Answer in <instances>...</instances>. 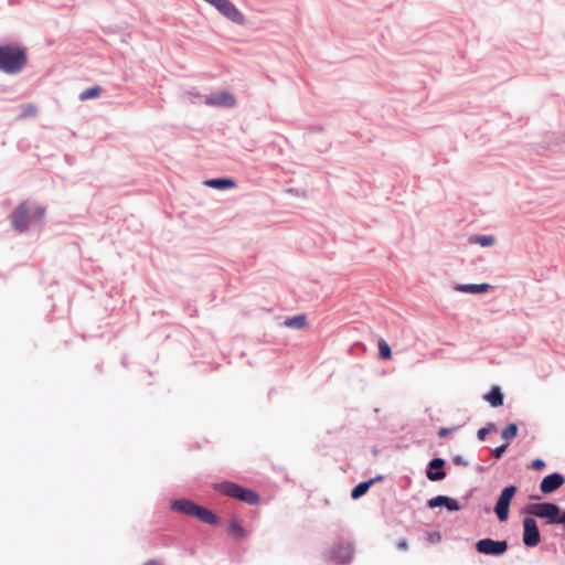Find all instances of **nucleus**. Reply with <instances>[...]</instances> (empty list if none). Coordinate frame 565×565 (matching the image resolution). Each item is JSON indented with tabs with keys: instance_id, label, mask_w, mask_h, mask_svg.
<instances>
[{
	"instance_id": "23",
	"label": "nucleus",
	"mask_w": 565,
	"mask_h": 565,
	"mask_svg": "<svg viewBox=\"0 0 565 565\" xmlns=\"http://www.w3.org/2000/svg\"><path fill=\"white\" fill-rule=\"evenodd\" d=\"M475 243H478L479 245L487 247L494 244L495 238L492 235H479L471 239Z\"/></svg>"
},
{
	"instance_id": "11",
	"label": "nucleus",
	"mask_w": 565,
	"mask_h": 565,
	"mask_svg": "<svg viewBox=\"0 0 565 565\" xmlns=\"http://www.w3.org/2000/svg\"><path fill=\"white\" fill-rule=\"evenodd\" d=\"M427 504L430 509H435V508L444 505L449 511L460 510V505L456 499L445 497V495L435 497V498L428 500Z\"/></svg>"
},
{
	"instance_id": "31",
	"label": "nucleus",
	"mask_w": 565,
	"mask_h": 565,
	"mask_svg": "<svg viewBox=\"0 0 565 565\" xmlns=\"http://www.w3.org/2000/svg\"><path fill=\"white\" fill-rule=\"evenodd\" d=\"M35 214H36V217H38L39 220H41V218L44 216V209H42V207H36V209H35Z\"/></svg>"
},
{
	"instance_id": "30",
	"label": "nucleus",
	"mask_w": 565,
	"mask_h": 565,
	"mask_svg": "<svg viewBox=\"0 0 565 565\" xmlns=\"http://www.w3.org/2000/svg\"><path fill=\"white\" fill-rule=\"evenodd\" d=\"M555 523H562V524H565V512L561 513L559 512V515L555 519L554 521Z\"/></svg>"
},
{
	"instance_id": "17",
	"label": "nucleus",
	"mask_w": 565,
	"mask_h": 565,
	"mask_svg": "<svg viewBox=\"0 0 565 565\" xmlns=\"http://www.w3.org/2000/svg\"><path fill=\"white\" fill-rule=\"evenodd\" d=\"M228 533L235 540H241V539L246 536V531L244 530V527L237 521H232L230 523V525H228Z\"/></svg>"
},
{
	"instance_id": "9",
	"label": "nucleus",
	"mask_w": 565,
	"mask_h": 565,
	"mask_svg": "<svg viewBox=\"0 0 565 565\" xmlns=\"http://www.w3.org/2000/svg\"><path fill=\"white\" fill-rule=\"evenodd\" d=\"M564 481L565 479L561 473L554 472L543 478L540 484V490L544 494L552 493L561 488Z\"/></svg>"
},
{
	"instance_id": "4",
	"label": "nucleus",
	"mask_w": 565,
	"mask_h": 565,
	"mask_svg": "<svg viewBox=\"0 0 565 565\" xmlns=\"http://www.w3.org/2000/svg\"><path fill=\"white\" fill-rule=\"evenodd\" d=\"M527 512L534 516L548 519L551 522H554L559 515L561 510L554 503L544 502L529 505Z\"/></svg>"
},
{
	"instance_id": "15",
	"label": "nucleus",
	"mask_w": 565,
	"mask_h": 565,
	"mask_svg": "<svg viewBox=\"0 0 565 565\" xmlns=\"http://www.w3.org/2000/svg\"><path fill=\"white\" fill-rule=\"evenodd\" d=\"M205 184L213 189L223 190L226 188H234L235 181L227 178H220V179H211L205 181Z\"/></svg>"
},
{
	"instance_id": "26",
	"label": "nucleus",
	"mask_w": 565,
	"mask_h": 565,
	"mask_svg": "<svg viewBox=\"0 0 565 565\" xmlns=\"http://www.w3.org/2000/svg\"><path fill=\"white\" fill-rule=\"evenodd\" d=\"M531 467L534 470H542L545 467V462L542 459L537 458L532 461Z\"/></svg>"
},
{
	"instance_id": "5",
	"label": "nucleus",
	"mask_w": 565,
	"mask_h": 565,
	"mask_svg": "<svg viewBox=\"0 0 565 565\" xmlns=\"http://www.w3.org/2000/svg\"><path fill=\"white\" fill-rule=\"evenodd\" d=\"M476 550L484 555H502L508 550V542L482 539L477 542Z\"/></svg>"
},
{
	"instance_id": "6",
	"label": "nucleus",
	"mask_w": 565,
	"mask_h": 565,
	"mask_svg": "<svg viewBox=\"0 0 565 565\" xmlns=\"http://www.w3.org/2000/svg\"><path fill=\"white\" fill-rule=\"evenodd\" d=\"M540 541L541 535L536 521L533 518H525L523 520V543L529 547H534Z\"/></svg>"
},
{
	"instance_id": "32",
	"label": "nucleus",
	"mask_w": 565,
	"mask_h": 565,
	"mask_svg": "<svg viewBox=\"0 0 565 565\" xmlns=\"http://www.w3.org/2000/svg\"><path fill=\"white\" fill-rule=\"evenodd\" d=\"M143 565H163V564L157 559H150V561H147Z\"/></svg>"
},
{
	"instance_id": "12",
	"label": "nucleus",
	"mask_w": 565,
	"mask_h": 565,
	"mask_svg": "<svg viewBox=\"0 0 565 565\" xmlns=\"http://www.w3.org/2000/svg\"><path fill=\"white\" fill-rule=\"evenodd\" d=\"M192 516H195L196 519L206 524H215L217 522V518L212 511L198 504L193 510Z\"/></svg>"
},
{
	"instance_id": "14",
	"label": "nucleus",
	"mask_w": 565,
	"mask_h": 565,
	"mask_svg": "<svg viewBox=\"0 0 565 565\" xmlns=\"http://www.w3.org/2000/svg\"><path fill=\"white\" fill-rule=\"evenodd\" d=\"M491 288L488 284H480V285H458L456 287V290L467 294H483L487 292Z\"/></svg>"
},
{
	"instance_id": "10",
	"label": "nucleus",
	"mask_w": 565,
	"mask_h": 565,
	"mask_svg": "<svg viewBox=\"0 0 565 565\" xmlns=\"http://www.w3.org/2000/svg\"><path fill=\"white\" fill-rule=\"evenodd\" d=\"M445 460L441 458H435L429 462V469L426 472L427 478L430 481H439L446 477L444 471Z\"/></svg>"
},
{
	"instance_id": "3",
	"label": "nucleus",
	"mask_w": 565,
	"mask_h": 565,
	"mask_svg": "<svg viewBox=\"0 0 565 565\" xmlns=\"http://www.w3.org/2000/svg\"><path fill=\"white\" fill-rule=\"evenodd\" d=\"M516 490L518 489L515 486H508L501 491L499 495L494 512L501 522L507 521L509 518L510 503L515 495Z\"/></svg>"
},
{
	"instance_id": "19",
	"label": "nucleus",
	"mask_w": 565,
	"mask_h": 565,
	"mask_svg": "<svg viewBox=\"0 0 565 565\" xmlns=\"http://www.w3.org/2000/svg\"><path fill=\"white\" fill-rule=\"evenodd\" d=\"M373 483V480L364 481L359 483L351 492V497L353 499H359L360 497L364 495L369 489L370 486Z\"/></svg>"
},
{
	"instance_id": "27",
	"label": "nucleus",
	"mask_w": 565,
	"mask_h": 565,
	"mask_svg": "<svg viewBox=\"0 0 565 565\" xmlns=\"http://www.w3.org/2000/svg\"><path fill=\"white\" fill-rule=\"evenodd\" d=\"M505 449H507V445H502V446H500V447H497V448L493 450V456H494L497 459H499V458L502 456V454L505 451Z\"/></svg>"
},
{
	"instance_id": "29",
	"label": "nucleus",
	"mask_w": 565,
	"mask_h": 565,
	"mask_svg": "<svg viewBox=\"0 0 565 565\" xmlns=\"http://www.w3.org/2000/svg\"><path fill=\"white\" fill-rule=\"evenodd\" d=\"M397 548L401 551H406L408 548V542L406 539H401L397 542Z\"/></svg>"
},
{
	"instance_id": "24",
	"label": "nucleus",
	"mask_w": 565,
	"mask_h": 565,
	"mask_svg": "<svg viewBox=\"0 0 565 565\" xmlns=\"http://www.w3.org/2000/svg\"><path fill=\"white\" fill-rule=\"evenodd\" d=\"M38 114V107L33 104H28L22 107L21 117L29 118L34 117Z\"/></svg>"
},
{
	"instance_id": "18",
	"label": "nucleus",
	"mask_w": 565,
	"mask_h": 565,
	"mask_svg": "<svg viewBox=\"0 0 565 565\" xmlns=\"http://www.w3.org/2000/svg\"><path fill=\"white\" fill-rule=\"evenodd\" d=\"M284 324L291 329H303L306 327V316L300 315L285 320Z\"/></svg>"
},
{
	"instance_id": "16",
	"label": "nucleus",
	"mask_w": 565,
	"mask_h": 565,
	"mask_svg": "<svg viewBox=\"0 0 565 565\" xmlns=\"http://www.w3.org/2000/svg\"><path fill=\"white\" fill-rule=\"evenodd\" d=\"M484 398L490 403L492 407H499L503 404V394L498 386L492 387L490 393L487 394Z\"/></svg>"
},
{
	"instance_id": "2",
	"label": "nucleus",
	"mask_w": 565,
	"mask_h": 565,
	"mask_svg": "<svg viewBox=\"0 0 565 565\" xmlns=\"http://www.w3.org/2000/svg\"><path fill=\"white\" fill-rule=\"evenodd\" d=\"M218 490L224 495L237 499L248 504H256L259 501V495L255 491L243 488L233 482L220 483Z\"/></svg>"
},
{
	"instance_id": "22",
	"label": "nucleus",
	"mask_w": 565,
	"mask_h": 565,
	"mask_svg": "<svg viewBox=\"0 0 565 565\" xmlns=\"http://www.w3.org/2000/svg\"><path fill=\"white\" fill-rule=\"evenodd\" d=\"M379 351H380V358L384 360H390L392 358V350L386 341L381 339L377 343Z\"/></svg>"
},
{
	"instance_id": "13",
	"label": "nucleus",
	"mask_w": 565,
	"mask_h": 565,
	"mask_svg": "<svg viewBox=\"0 0 565 565\" xmlns=\"http://www.w3.org/2000/svg\"><path fill=\"white\" fill-rule=\"evenodd\" d=\"M195 505L196 504L194 502L190 501V500L180 499V500H174L171 503V509L173 511L181 512L183 514L192 516V513H193V510H194Z\"/></svg>"
},
{
	"instance_id": "28",
	"label": "nucleus",
	"mask_w": 565,
	"mask_h": 565,
	"mask_svg": "<svg viewBox=\"0 0 565 565\" xmlns=\"http://www.w3.org/2000/svg\"><path fill=\"white\" fill-rule=\"evenodd\" d=\"M454 430H456V427H454V428H440L439 431H438V437L439 438H444L448 434L452 433Z\"/></svg>"
},
{
	"instance_id": "20",
	"label": "nucleus",
	"mask_w": 565,
	"mask_h": 565,
	"mask_svg": "<svg viewBox=\"0 0 565 565\" xmlns=\"http://www.w3.org/2000/svg\"><path fill=\"white\" fill-rule=\"evenodd\" d=\"M99 95H100V87L96 85V86H92V87L83 90L79 94V99L84 102L87 99L97 98Z\"/></svg>"
},
{
	"instance_id": "8",
	"label": "nucleus",
	"mask_w": 565,
	"mask_h": 565,
	"mask_svg": "<svg viewBox=\"0 0 565 565\" xmlns=\"http://www.w3.org/2000/svg\"><path fill=\"white\" fill-rule=\"evenodd\" d=\"M204 103L207 106L215 107H233L236 104L235 97L228 92H222L205 98Z\"/></svg>"
},
{
	"instance_id": "7",
	"label": "nucleus",
	"mask_w": 565,
	"mask_h": 565,
	"mask_svg": "<svg viewBox=\"0 0 565 565\" xmlns=\"http://www.w3.org/2000/svg\"><path fill=\"white\" fill-rule=\"evenodd\" d=\"M31 217V209L26 203H21L12 213V226L17 231L23 232L28 228Z\"/></svg>"
},
{
	"instance_id": "21",
	"label": "nucleus",
	"mask_w": 565,
	"mask_h": 565,
	"mask_svg": "<svg viewBox=\"0 0 565 565\" xmlns=\"http://www.w3.org/2000/svg\"><path fill=\"white\" fill-rule=\"evenodd\" d=\"M518 435V426L514 423L509 424L501 433V436L505 440H511Z\"/></svg>"
},
{
	"instance_id": "25",
	"label": "nucleus",
	"mask_w": 565,
	"mask_h": 565,
	"mask_svg": "<svg viewBox=\"0 0 565 565\" xmlns=\"http://www.w3.org/2000/svg\"><path fill=\"white\" fill-rule=\"evenodd\" d=\"M493 430H495V425L493 423H489L486 427H482L478 430V438L480 440H484L487 435Z\"/></svg>"
},
{
	"instance_id": "1",
	"label": "nucleus",
	"mask_w": 565,
	"mask_h": 565,
	"mask_svg": "<svg viewBox=\"0 0 565 565\" xmlns=\"http://www.w3.org/2000/svg\"><path fill=\"white\" fill-rule=\"evenodd\" d=\"M26 61L24 49L12 44L0 45V71L7 74L20 73Z\"/></svg>"
}]
</instances>
